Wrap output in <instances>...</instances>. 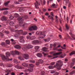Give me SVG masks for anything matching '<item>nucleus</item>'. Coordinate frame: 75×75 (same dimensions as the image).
<instances>
[{"instance_id": "b1692460", "label": "nucleus", "mask_w": 75, "mask_h": 75, "mask_svg": "<svg viewBox=\"0 0 75 75\" xmlns=\"http://www.w3.org/2000/svg\"><path fill=\"white\" fill-rule=\"evenodd\" d=\"M65 56H66V54H65V53H64L60 56V58H63Z\"/></svg>"}, {"instance_id": "a19ab883", "label": "nucleus", "mask_w": 75, "mask_h": 75, "mask_svg": "<svg viewBox=\"0 0 75 75\" xmlns=\"http://www.w3.org/2000/svg\"><path fill=\"white\" fill-rule=\"evenodd\" d=\"M27 39H30L31 40V37L29 35H28L27 36Z\"/></svg>"}, {"instance_id": "a211bd4d", "label": "nucleus", "mask_w": 75, "mask_h": 75, "mask_svg": "<svg viewBox=\"0 0 75 75\" xmlns=\"http://www.w3.org/2000/svg\"><path fill=\"white\" fill-rule=\"evenodd\" d=\"M15 48L16 49H20V48H21V47L19 45H16L15 46Z\"/></svg>"}, {"instance_id": "e2e57ef3", "label": "nucleus", "mask_w": 75, "mask_h": 75, "mask_svg": "<svg viewBox=\"0 0 75 75\" xmlns=\"http://www.w3.org/2000/svg\"><path fill=\"white\" fill-rule=\"evenodd\" d=\"M74 73V71H72L70 72V75H72V74H73Z\"/></svg>"}, {"instance_id": "6e6d98bb", "label": "nucleus", "mask_w": 75, "mask_h": 75, "mask_svg": "<svg viewBox=\"0 0 75 75\" xmlns=\"http://www.w3.org/2000/svg\"><path fill=\"white\" fill-rule=\"evenodd\" d=\"M44 74H45V72H44V71H42L41 72V74L42 75H44Z\"/></svg>"}, {"instance_id": "a18cd8bd", "label": "nucleus", "mask_w": 75, "mask_h": 75, "mask_svg": "<svg viewBox=\"0 0 75 75\" xmlns=\"http://www.w3.org/2000/svg\"><path fill=\"white\" fill-rule=\"evenodd\" d=\"M30 62L32 63H33V64H34V63H35V61L33 60H30Z\"/></svg>"}, {"instance_id": "bf43d9fd", "label": "nucleus", "mask_w": 75, "mask_h": 75, "mask_svg": "<svg viewBox=\"0 0 75 75\" xmlns=\"http://www.w3.org/2000/svg\"><path fill=\"white\" fill-rule=\"evenodd\" d=\"M28 17L27 16H24V18H25V19H27V18Z\"/></svg>"}, {"instance_id": "49530a36", "label": "nucleus", "mask_w": 75, "mask_h": 75, "mask_svg": "<svg viewBox=\"0 0 75 75\" xmlns=\"http://www.w3.org/2000/svg\"><path fill=\"white\" fill-rule=\"evenodd\" d=\"M1 45H2V46H5V43L4 42H3L1 44Z\"/></svg>"}, {"instance_id": "f8f14e48", "label": "nucleus", "mask_w": 75, "mask_h": 75, "mask_svg": "<svg viewBox=\"0 0 75 75\" xmlns=\"http://www.w3.org/2000/svg\"><path fill=\"white\" fill-rule=\"evenodd\" d=\"M27 49H30V48H32L33 47V46L31 45L28 44L27 45Z\"/></svg>"}, {"instance_id": "20e7f679", "label": "nucleus", "mask_w": 75, "mask_h": 75, "mask_svg": "<svg viewBox=\"0 0 75 75\" xmlns=\"http://www.w3.org/2000/svg\"><path fill=\"white\" fill-rule=\"evenodd\" d=\"M37 30V27L35 25L31 26L29 28V30H30V31H33V30Z\"/></svg>"}, {"instance_id": "9b49d317", "label": "nucleus", "mask_w": 75, "mask_h": 75, "mask_svg": "<svg viewBox=\"0 0 75 75\" xmlns=\"http://www.w3.org/2000/svg\"><path fill=\"white\" fill-rule=\"evenodd\" d=\"M69 34L70 35H71V37H72V38H73L74 40H75V35H72V30H70V32L69 33Z\"/></svg>"}, {"instance_id": "473e14b6", "label": "nucleus", "mask_w": 75, "mask_h": 75, "mask_svg": "<svg viewBox=\"0 0 75 75\" xmlns=\"http://www.w3.org/2000/svg\"><path fill=\"white\" fill-rule=\"evenodd\" d=\"M27 34V32H23L22 35H26V34Z\"/></svg>"}, {"instance_id": "680f3d73", "label": "nucleus", "mask_w": 75, "mask_h": 75, "mask_svg": "<svg viewBox=\"0 0 75 75\" xmlns=\"http://www.w3.org/2000/svg\"><path fill=\"white\" fill-rule=\"evenodd\" d=\"M50 73L51 74H54V73H55V72L54 71H50Z\"/></svg>"}, {"instance_id": "f03ea898", "label": "nucleus", "mask_w": 75, "mask_h": 75, "mask_svg": "<svg viewBox=\"0 0 75 75\" xmlns=\"http://www.w3.org/2000/svg\"><path fill=\"white\" fill-rule=\"evenodd\" d=\"M19 21L20 24L19 26L20 27H24V24H23V21H24V19L23 18L22 16H19L17 19Z\"/></svg>"}, {"instance_id": "338daca9", "label": "nucleus", "mask_w": 75, "mask_h": 75, "mask_svg": "<svg viewBox=\"0 0 75 75\" xmlns=\"http://www.w3.org/2000/svg\"><path fill=\"white\" fill-rule=\"evenodd\" d=\"M18 25H16L15 26V27L16 28H18Z\"/></svg>"}, {"instance_id": "c85d7f7f", "label": "nucleus", "mask_w": 75, "mask_h": 75, "mask_svg": "<svg viewBox=\"0 0 75 75\" xmlns=\"http://www.w3.org/2000/svg\"><path fill=\"white\" fill-rule=\"evenodd\" d=\"M18 58L19 59H20V60H24V58H23V57L22 56L19 57Z\"/></svg>"}, {"instance_id": "774afa93", "label": "nucleus", "mask_w": 75, "mask_h": 75, "mask_svg": "<svg viewBox=\"0 0 75 75\" xmlns=\"http://www.w3.org/2000/svg\"><path fill=\"white\" fill-rule=\"evenodd\" d=\"M58 74H59L57 72H56L54 74V75H58Z\"/></svg>"}, {"instance_id": "72a5a7b5", "label": "nucleus", "mask_w": 75, "mask_h": 75, "mask_svg": "<svg viewBox=\"0 0 75 75\" xmlns=\"http://www.w3.org/2000/svg\"><path fill=\"white\" fill-rule=\"evenodd\" d=\"M48 68L49 69H54V67L52 66H49Z\"/></svg>"}, {"instance_id": "9d476101", "label": "nucleus", "mask_w": 75, "mask_h": 75, "mask_svg": "<svg viewBox=\"0 0 75 75\" xmlns=\"http://www.w3.org/2000/svg\"><path fill=\"white\" fill-rule=\"evenodd\" d=\"M40 4L39 2H38V1H36L35 3V7L36 8H38V6Z\"/></svg>"}, {"instance_id": "4c0bfd02", "label": "nucleus", "mask_w": 75, "mask_h": 75, "mask_svg": "<svg viewBox=\"0 0 75 75\" xmlns=\"http://www.w3.org/2000/svg\"><path fill=\"white\" fill-rule=\"evenodd\" d=\"M35 39V36H32L31 38V40H34V39Z\"/></svg>"}, {"instance_id": "f704fd0d", "label": "nucleus", "mask_w": 75, "mask_h": 75, "mask_svg": "<svg viewBox=\"0 0 75 75\" xmlns=\"http://www.w3.org/2000/svg\"><path fill=\"white\" fill-rule=\"evenodd\" d=\"M27 46L26 47H24L22 48L23 50H24V51H26V50H27Z\"/></svg>"}, {"instance_id": "3c124183", "label": "nucleus", "mask_w": 75, "mask_h": 75, "mask_svg": "<svg viewBox=\"0 0 75 75\" xmlns=\"http://www.w3.org/2000/svg\"><path fill=\"white\" fill-rule=\"evenodd\" d=\"M23 39H24V37L21 36L20 37V40H23Z\"/></svg>"}, {"instance_id": "8fccbe9b", "label": "nucleus", "mask_w": 75, "mask_h": 75, "mask_svg": "<svg viewBox=\"0 0 75 75\" xmlns=\"http://www.w3.org/2000/svg\"><path fill=\"white\" fill-rule=\"evenodd\" d=\"M71 3L70 2H69V3L68 7H71Z\"/></svg>"}, {"instance_id": "0eeeda50", "label": "nucleus", "mask_w": 75, "mask_h": 75, "mask_svg": "<svg viewBox=\"0 0 75 75\" xmlns=\"http://www.w3.org/2000/svg\"><path fill=\"white\" fill-rule=\"evenodd\" d=\"M13 31L14 32L15 31V32H16V33H18L19 34H22L23 32V31L22 30H13Z\"/></svg>"}, {"instance_id": "ea45409f", "label": "nucleus", "mask_w": 75, "mask_h": 75, "mask_svg": "<svg viewBox=\"0 0 75 75\" xmlns=\"http://www.w3.org/2000/svg\"><path fill=\"white\" fill-rule=\"evenodd\" d=\"M29 66L30 67H31V68H33L34 66L33 64H30Z\"/></svg>"}, {"instance_id": "4be33fe9", "label": "nucleus", "mask_w": 75, "mask_h": 75, "mask_svg": "<svg viewBox=\"0 0 75 75\" xmlns=\"http://www.w3.org/2000/svg\"><path fill=\"white\" fill-rule=\"evenodd\" d=\"M74 54H75V51H72L69 54V55L70 56H71V55H74Z\"/></svg>"}, {"instance_id": "603ef678", "label": "nucleus", "mask_w": 75, "mask_h": 75, "mask_svg": "<svg viewBox=\"0 0 75 75\" xmlns=\"http://www.w3.org/2000/svg\"><path fill=\"white\" fill-rule=\"evenodd\" d=\"M74 63H73V62H72L71 64H70V65L72 67L73 66H74Z\"/></svg>"}, {"instance_id": "a878e982", "label": "nucleus", "mask_w": 75, "mask_h": 75, "mask_svg": "<svg viewBox=\"0 0 75 75\" xmlns=\"http://www.w3.org/2000/svg\"><path fill=\"white\" fill-rule=\"evenodd\" d=\"M50 38H48L46 39L45 40V42H48L49 41H50Z\"/></svg>"}, {"instance_id": "09e8293b", "label": "nucleus", "mask_w": 75, "mask_h": 75, "mask_svg": "<svg viewBox=\"0 0 75 75\" xmlns=\"http://www.w3.org/2000/svg\"><path fill=\"white\" fill-rule=\"evenodd\" d=\"M8 67H12V64H9L8 65Z\"/></svg>"}, {"instance_id": "4d7b16f0", "label": "nucleus", "mask_w": 75, "mask_h": 75, "mask_svg": "<svg viewBox=\"0 0 75 75\" xmlns=\"http://www.w3.org/2000/svg\"><path fill=\"white\" fill-rule=\"evenodd\" d=\"M4 33H6V34H9V32L8 31H4Z\"/></svg>"}, {"instance_id": "6ab92c4d", "label": "nucleus", "mask_w": 75, "mask_h": 75, "mask_svg": "<svg viewBox=\"0 0 75 75\" xmlns=\"http://www.w3.org/2000/svg\"><path fill=\"white\" fill-rule=\"evenodd\" d=\"M42 50L43 51H45V52H47L48 50V48L46 47H44L42 49Z\"/></svg>"}, {"instance_id": "393cba45", "label": "nucleus", "mask_w": 75, "mask_h": 75, "mask_svg": "<svg viewBox=\"0 0 75 75\" xmlns=\"http://www.w3.org/2000/svg\"><path fill=\"white\" fill-rule=\"evenodd\" d=\"M9 24L11 26H14V23L13 22H10Z\"/></svg>"}, {"instance_id": "dca6fc26", "label": "nucleus", "mask_w": 75, "mask_h": 75, "mask_svg": "<svg viewBox=\"0 0 75 75\" xmlns=\"http://www.w3.org/2000/svg\"><path fill=\"white\" fill-rule=\"evenodd\" d=\"M15 68H16L17 69H22V67L19 66H18L17 65H15Z\"/></svg>"}, {"instance_id": "de8ad7c7", "label": "nucleus", "mask_w": 75, "mask_h": 75, "mask_svg": "<svg viewBox=\"0 0 75 75\" xmlns=\"http://www.w3.org/2000/svg\"><path fill=\"white\" fill-rule=\"evenodd\" d=\"M13 61L15 63H17V62H18L17 60L16 59H14L13 60Z\"/></svg>"}, {"instance_id": "052dcab7", "label": "nucleus", "mask_w": 75, "mask_h": 75, "mask_svg": "<svg viewBox=\"0 0 75 75\" xmlns=\"http://www.w3.org/2000/svg\"><path fill=\"white\" fill-rule=\"evenodd\" d=\"M58 51H62V50L61 49H58L57 50Z\"/></svg>"}, {"instance_id": "412c9836", "label": "nucleus", "mask_w": 75, "mask_h": 75, "mask_svg": "<svg viewBox=\"0 0 75 75\" xmlns=\"http://www.w3.org/2000/svg\"><path fill=\"white\" fill-rule=\"evenodd\" d=\"M10 2V1H8L4 3V5L6 7H7V5Z\"/></svg>"}, {"instance_id": "39448f33", "label": "nucleus", "mask_w": 75, "mask_h": 75, "mask_svg": "<svg viewBox=\"0 0 75 75\" xmlns=\"http://www.w3.org/2000/svg\"><path fill=\"white\" fill-rule=\"evenodd\" d=\"M19 52L15 50L14 51H13L11 52V54L12 55H18L19 54Z\"/></svg>"}, {"instance_id": "5701e85b", "label": "nucleus", "mask_w": 75, "mask_h": 75, "mask_svg": "<svg viewBox=\"0 0 75 75\" xmlns=\"http://www.w3.org/2000/svg\"><path fill=\"white\" fill-rule=\"evenodd\" d=\"M28 70L30 72H32L33 71V67H29L28 69Z\"/></svg>"}, {"instance_id": "69168bd1", "label": "nucleus", "mask_w": 75, "mask_h": 75, "mask_svg": "<svg viewBox=\"0 0 75 75\" xmlns=\"http://www.w3.org/2000/svg\"><path fill=\"white\" fill-rule=\"evenodd\" d=\"M36 65H38L40 64V63L39 62H36Z\"/></svg>"}, {"instance_id": "e433bc0d", "label": "nucleus", "mask_w": 75, "mask_h": 75, "mask_svg": "<svg viewBox=\"0 0 75 75\" xmlns=\"http://www.w3.org/2000/svg\"><path fill=\"white\" fill-rule=\"evenodd\" d=\"M15 17H18L19 16V15L17 13H15L14 15Z\"/></svg>"}, {"instance_id": "4468645a", "label": "nucleus", "mask_w": 75, "mask_h": 75, "mask_svg": "<svg viewBox=\"0 0 75 75\" xmlns=\"http://www.w3.org/2000/svg\"><path fill=\"white\" fill-rule=\"evenodd\" d=\"M45 37V34H43L42 33L41 35H40V38H43Z\"/></svg>"}, {"instance_id": "864d4df0", "label": "nucleus", "mask_w": 75, "mask_h": 75, "mask_svg": "<svg viewBox=\"0 0 75 75\" xmlns=\"http://www.w3.org/2000/svg\"><path fill=\"white\" fill-rule=\"evenodd\" d=\"M9 18L11 20H12V19H13V18H14V17L13 16H11Z\"/></svg>"}, {"instance_id": "13d9d810", "label": "nucleus", "mask_w": 75, "mask_h": 75, "mask_svg": "<svg viewBox=\"0 0 75 75\" xmlns=\"http://www.w3.org/2000/svg\"><path fill=\"white\" fill-rule=\"evenodd\" d=\"M54 64H55V62H52L51 63V65H53Z\"/></svg>"}, {"instance_id": "37998d69", "label": "nucleus", "mask_w": 75, "mask_h": 75, "mask_svg": "<svg viewBox=\"0 0 75 75\" xmlns=\"http://www.w3.org/2000/svg\"><path fill=\"white\" fill-rule=\"evenodd\" d=\"M39 48H40V47L38 46H36L35 47V50H38L39 49Z\"/></svg>"}, {"instance_id": "c9c22d12", "label": "nucleus", "mask_w": 75, "mask_h": 75, "mask_svg": "<svg viewBox=\"0 0 75 75\" xmlns=\"http://www.w3.org/2000/svg\"><path fill=\"white\" fill-rule=\"evenodd\" d=\"M6 44H9L10 43V41H9V40H6Z\"/></svg>"}, {"instance_id": "aec40b11", "label": "nucleus", "mask_w": 75, "mask_h": 75, "mask_svg": "<svg viewBox=\"0 0 75 75\" xmlns=\"http://www.w3.org/2000/svg\"><path fill=\"white\" fill-rule=\"evenodd\" d=\"M65 27H66V28L67 30H68L69 29V28H70V27L68 25H67V24H66L65 25Z\"/></svg>"}, {"instance_id": "6e6552de", "label": "nucleus", "mask_w": 75, "mask_h": 75, "mask_svg": "<svg viewBox=\"0 0 75 75\" xmlns=\"http://www.w3.org/2000/svg\"><path fill=\"white\" fill-rule=\"evenodd\" d=\"M24 58L25 59H28L29 58V55L27 54H25L23 55Z\"/></svg>"}, {"instance_id": "7ed1b4c3", "label": "nucleus", "mask_w": 75, "mask_h": 75, "mask_svg": "<svg viewBox=\"0 0 75 75\" xmlns=\"http://www.w3.org/2000/svg\"><path fill=\"white\" fill-rule=\"evenodd\" d=\"M63 62L61 60H59L57 61L56 63V66L57 67V68L58 69L60 70L61 69V67L62 66Z\"/></svg>"}, {"instance_id": "2f4dec72", "label": "nucleus", "mask_w": 75, "mask_h": 75, "mask_svg": "<svg viewBox=\"0 0 75 75\" xmlns=\"http://www.w3.org/2000/svg\"><path fill=\"white\" fill-rule=\"evenodd\" d=\"M38 62L39 63H40L41 64H42L43 62V60H42L41 59H40L38 60Z\"/></svg>"}, {"instance_id": "423d86ee", "label": "nucleus", "mask_w": 75, "mask_h": 75, "mask_svg": "<svg viewBox=\"0 0 75 75\" xmlns=\"http://www.w3.org/2000/svg\"><path fill=\"white\" fill-rule=\"evenodd\" d=\"M54 13L52 12L51 13V15L48 16V18L49 19H51L52 21L54 20V15H53Z\"/></svg>"}, {"instance_id": "cd10ccee", "label": "nucleus", "mask_w": 75, "mask_h": 75, "mask_svg": "<svg viewBox=\"0 0 75 75\" xmlns=\"http://www.w3.org/2000/svg\"><path fill=\"white\" fill-rule=\"evenodd\" d=\"M22 65H23V67H27L28 66V64L25 63H24L22 64Z\"/></svg>"}, {"instance_id": "f3484780", "label": "nucleus", "mask_w": 75, "mask_h": 75, "mask_svg": "<svg viewBox=\"0 0 75 75\" xmlns=\"http://www.w3.org/2000/svg\"><path fill=\"white\" fill-rule=\"evenodd\" d=\"M62 54V52H58L57 53H56L53 54L54 56H56V55H60Z\"/></svg>"}, {"instance_id": "0e129e2a", "label": "nucleus", "mask_w": 75, "mask_h": 75, "mask_svg": "<svg viewBox=\"0 0 75 75\" xmlns=\"http://www.w3.org/2000/svg\"><path fill=\"white\" fill-rule=\"evenodd\" d=\"M73 63H75V59H73L72 60Z\"/></svg>"}, {"instance_id": "2eb2a0df", "label": "nucleus", "mask_w": 75, "mask_h": 75, "mask_svg": "<svg viewBox=\"0 0 75 75\" xmlns=\"http://www.w3.org/2000/svg\"><path fill=\"white\" fill-rule=\"evenodd\" d=\"M42 32L41 31H38L37 32H36V34L37 35H40L41 34H42Z\"/></svg>"}, {"instance_id": "1a4fd4ad", "label": "nucleus", "mask_w": 75, "mask_h": 75, "mask_svg": "<svg viewBox=\"0 0 75 75\" xmlns=\"http://www.w3.org/2000/svg\"><path fill=\"white\" fill-rule=\"evenodd\" d=\"M32 42L33 44H37V43H38L39 44H40L41 43V42L37 40L32 41Z\"/></svg>"}, {"instance_id": "c03bdc74", "label": "nucleus", "mask_w": 75, "mask_h": 75, "mask_svg": "<svg viewBox=\"0 0 75 75\" xmlns=\"http://www.w3.org/2000/svg\"><path fill=\"white\" fill-rule=\"evenodd\" d=\"M53 50H58V47H54L53 48Z\"/></svg>"}, {"instance_id": "5fc2aeb1", "label": "nucleus", "mask_w": 75, "mask_h": 75, "mask_svg": "<svg viewBox=\"0 0 75 75\" xmlns=\"http://www.w3.org/2000/svg\"><path fill=\"white\" fill-rule=\"evenodd\" d=\"M15 4H20V3L18 2H17V1H15L14 2Z\"/></svg>"}, {"instance_id": "f257e3e1", "label": "nucleus", "mask_w": 75, "mask_h": 75, "mask_svg": "<svg viewBox=\"0 0 75 75\" xmlns=\"http://www.w3.org/2000/svg\"><path fill=\"white\" fill-rule=\"evenodd\" d=\"M6 54L7 57H6L4 55H2L1 56L2 60H4V61H6V60H7V61H10V60L11 61H12V59H10L8 58V57H9V56H10V53L8 52L6 53Z\"/></svg>"}, {"instance_id": "58836bf2", "label": "nucleus", "mask_w": 75, "mask_h": 75, "mask_svg": "<svg viewBox=\"0 0 75 75\" xmlns=\"http://www.w3.org/2000/svg\"><path fill=\"white\" fill-rule=\"evenodd\" d=\"M14 36L16 38H18V35L15 34V35H14Z\"/></svg>"}, {"instance_id": "79ce46f5", "label": "nucleus", "mask_w": 75, "mask_h": 75, "mask_svg": "<svg viewBox=\"0 0 75 75\" xmlns=\"http://www.w3.org/2000/svg\"><path fill=\"white\" fill-rule=\"evenodd\" d=\"M20 42H24V39L20 40Z\"/></svg>"}, {"instance_id": "ddd939ff", "label": "nucleus", "mask_w": 75, "mask_h": 75, "mask_svg": "<svg viewBox=\"0 0 75 75\" xmlns=\"http://www.w3.org/2000/svg\"><path fill=\"white\" fill-rule=\"evenodd\" d=\"M1 19L2 21H4L7 20V18L5 16H3L1 18Z\"/></svg>"}, {"instance_id": "bb28decb", "label": "nucleus", "mask_w": 75, "mask_h": 75, "mask_svg": "<svg viewBox=\"0 0 75 75\" xmlns=\"http://www.w3.org/2000/svg\"><path fill=\"white\" fill-rule=\"evenodd\" d=\"M37 56L38 57H39L40 58L42 57V54L40 53H38L37 54Z\"/></svg>"}, {"instance_id": "c756f323", "label": "nucleus", "mask_w": 75, "mask_h": 75, "mask_svg": "<svg viewBox=\"0 0 75 75\" xmlns=\"http://www.w3.org/2000/svg\"><path fill=\"white\" fill-rule=\"evenodd\" d=\"M51 7H52V8H55V4H53L52 5H51Z\"/></svg>"}, {"instance_id": "7c9ffc66", "label": "nucleus", "mask_w": 75, "mask_h": 75, "mask_svg": "<svg viewBox=\"0 0 75 75\" xmlns=\"http://www.w3.org/2000/svg\"><path fill=\"white\" fill-rule=\"evenodd\" d=\"M0 10H8V8H0Z\"/></svg>"}]
</instances>
